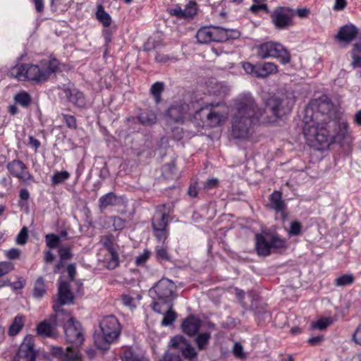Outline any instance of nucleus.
<instances>
[{"label":"nucleus","instance_id":"obj_1","mask_svg":"<svg viewBox=\"0 0 361 361\" xmlns=\"http://www.w3.org/2000/svg\"><path fill=\"white\" fill-rule=\"evenodd\" d=\"M294 92H278L265 99V109L258 108L251 97L243 98L235 103L236 113L232 118L231 136L235 140H248L254 133L255 122L271 123L286 114L295 104Z\"/></svg>","mask_w":361,"mask_h":361},{"label":"nucleus","instance_id":"obj_2","mask_svg":"<svg viewBox=\"0 0 361 361\" xmlns=\"http://www.w3.org/2000/svg\"><path fill=\"white\" fill-rule=\"evenodd\" d=\"M310 124L304 129V135L311 147L319 149L335 142L349 145L352 141L346 121L336 118L328 121L326 126H321L320 128H317L313 123Z\"/></svg>","mask_w":361,"mask_h":361},{"label":"nucleus","instance_id":"obj_3","mask_svg":"<svg viewBox=\"0 0 361 361\" xmlns=\"http://www.w3.org/2000/svg\"><path fill=\"white\" fill-rule=\"evenodd\" d=\"M333 104L326 95L312 99L305 109L302 131L307 125L313 123L317 128L326 126L330 120L336 118Z\"/></svg>","mask_w":361,"mask_h":361},{"label":"nucleus","instance_id":"obj_4","mask_svg":"<svg viewBox=\"0 0 361 361\" xmlns=\"http://www.w3.org/2000/svg\"><path fill=\"white\" fill-rule=\"evenodd\" d=\"M59 62L56 59L42 60L39 65L24 64L15 66L12 68L11 74L19 80L27 79L43 82L57 70Z\"/></svg>","mask_w":361,"mask_h":361},{"label":"nucleus","instance_id":"obj_5","mask_svg":"<svg viewBox=\"0 0 361 361\" xmlns=\"http://www.w3.org/2000/svg\"><path fill=\"white\" fill-rule=\"evenodd\" d=\"M102 335L94 337V343L99 349L106 350L110 344L119 336L121 331L120 323L114 315L104 317L99 323Z\"/></svg>","mask_w":361,"mask_h":361},{"label":"nucleus","instance_id":"obj_6","mask_svg":"<svg viewBox=\"0 0 361 361\" xmlns=\"http://www.w3.org/2000/svg\"><path fill=\"white\" fill-rule=\"evenodd\" d=\"M176 286L172 281L161 279L149 290V294H154L158 300L157 302H154L153 310L155 312L161 313V303L164 305L171 303L176 298Z\"/></svg>","mask_w":361,"mask_h":361},{"label":"nucleus","instance_id":"obj_7","mask_svg":"<svg viewBox=\"0 0 361 361\" xmlns=\"http://www.w3.org/2000/svg\"><path fill=\"white\" fill-rule=\"evenodd\" d=\"M257 57L265 59L268 58L278 59L283 64L290 61V56L287 49L280 43L267 42L257 46Z\"/></svg>","mask_w":361,"mask_h":361},{"label":"nucleus","instance_id":"obj_8","mask_svg":"<svg viewBox=\"0 0 361 361\" xmlns=\"http://www.w3.org/2000/svg\"><path fill=\"white\" fill-rule=\"evenodd\" d=\"M66 340L76 350L84 341V334L80 323L74 317H70L64 325Z\"/></svg>","mask_w":361,"mask_h":361},{"label":"nucleus","instance_id":"obj_9","mask_svg":"<svg viewBox=\"0 0 361 361\" xmlns=\"http://www.w3.org/2000/svg\"><path fill=\"white\" fill-rule=\"evenodd\" d=\"M219 103L216 105L211 104V107L209 108L208 106L205 107H202L199 110L196 111L195 113V117L196 118L200 116L205 117L207 121V123L209 126L214 128L218 126H220L221 123H223L226 119V116L223 112L217 111L215 107L220 106Z\"/></svg>","mask_w":361,"mask_h":361},{"label":"nucleus","instance_id":"obj_10","mask_svg":"<svg viewBox=\"0 0 361 361\" xmlns=\"http://www.w3.org/2000/svg\"><path fill=\"white\" fill-rule=\"evenodd\" d=\"M294 10L288 7H278L271 14V22L281 30L287 29L293 25Z\"/></svg>","mask_w":361,"mask_h":361},{"label":"nucleus","instance_id":"obj_11","mask_svg":"<svg viewBox=\"0 0 361 361\" xmlns=\"http://www.w3.org/2000/svg\"><path fill=\"white\" fill-rule=\"evenodd\" d=\"M35 357L34 338L30 335H27L20 345L13 361H35Z\"/></svg>","mask_w":361,"mask_h":361},{"label":"nucleus","instance_id":"obj_12","mask_svg":"<svg viewBox=\"0 0 361 361\" xmlns=\"http://www.w3.org/2000/svg\"><path fill=\"white\" fill-rule=\"evenodd\" d=\"M7 169L13 176L24 183L34 181V177L27 171L26 165L19 159H14L8 162Z\"/></svg>","mask_w":361,"mask_h":361},{"label":"nucleus","instance_id":"obj_13","mask_svg":"<svg viewBox=\"0 0 361 361\" xmlns=\"http://www.w3.org/2000/svg\"><path fill=\"white\" fill-rule=\"evenodd\" d=\"M269 202L267 207L273 209L276 214H279L282 220H286L288 217L286 211V204L282 199V194L280 191H274L269 197Z\"/></svg>","mask_w":361,"mask_h":361},{"label":"nucleus","instance_id":"obj_14","mask_svg":"<svg viewBox=\"0 0 361 361\" xmlns=\"http://www.w3.org/2000/svg\"><path fill=\"white\" fill-rule=\"evenodd\" d=\"M191 114L189 105L181 102L171 105L167 110L168 116L176 123L183 122Z\"/></svg>","mask_w":361,"mask_h":361},{"label":"nucleus","instance_id":"obj_15","mask_svg":"<svg viewBox=\"0 0 361 361\" xmlns=\"http://www.w3.org/2000/svg\"><path fill=\"white\" fill-rule=\"evenodd\" d=\"M170 211V205H159L157 207V216L152 221V228L167 229Z\"/></svg>","mask_w":361,"mask_h":361},{"label":"nucleus","instance_id":"obj_16","mask_svg":"<svg viewBox=\"0 0 361 361\" xmlns=\"http://www.w3.org/2000/svg\"><path fill=\"white\" fill-rule=\"evenodd\" d=\"M213 42H225L240 37V32L235 29H226L219 26H212Z\"/></svg>","mask_w":361,"mask_h":361},{"label":"nucleus","instance_id":"obj_17","mask_svg":"<svg viewBox=\"0 0 361 361\" xmlns=\"http://www.w3.org/2000/svg\"><path fill=\"white\" fill-rule=\"evenodd\" d=\"M51 354L62 361H75L78 359V350L73 346H68L65 350L59 346L51 347Z\"/></svg>","mask_w":361,"mask_h":361},{"label":"nucleus","instance_id":"obj_18","mask_svg":"<svg viewBox=\"0 0 361 361\" xmlns=\"http://www.w3.org/2000/svg\"><path fill=\"white\" fill-rule=\"evenodd\" d=\"M255 248L260 256H268L271 253L270 235L257 233L255 235Z\"/></svg>","mask_w":361,"mask_h":361},{"label":"nucleus","instance_id":"obj_19","mask_svg":"<svg viewBox=\"0 0 361 361\" xmlns=\"http://www.w3.org/2000/svg\"><path fill=\"white\" fill-rule=\"evenodd\" d=\"M358 30L353 24L342 26L336 36V38L342 42L349 44L357 36Z\"/></svg>","mask_w":361,"mask_h":361},{"label":"nucleus","instance_id":"obj_20","mask_svg":"<svg viewBox=\"0 0 361 361\" xmlns=\"http://www.w3.org/2000/svg\"><path fill=\"white\" fill-rule=\"evenodd\" d=\"M58 295L59 302L61 305L73 302L74 298L69 283L61 279L59 280Z\"/></svg>","mask_w":361,"mask_h":361},{"label":"nucleus","instance_id":"obj_21","mask_svg":"<svg viewBox=\"0 0 361 361\" xmlns=\"http://www.w3.org/2000/svg\"><path fill=\"white\" fill-rule=\"evenodd\" d=\"M201 326L200 320L193 316L188 317L182 324V329L183 332L188 336L195 335Z\"/></svg>","mask_w":361,"mask_h":361},{"label":"nucleus","instance_id":"obj_22","mask_svg":"<svg viewBox=\"0 0 361 361\" xmlns=\"http://www.w3.org/2000/svg\"><path fill=\"white\" fill-rule=\"evenodd\" d=\"M278 71V66L272 62H265L264 63L257 65V78H266L270 75L277 73Z\"/></svg>","mask_w":361,"mask_h":361},{"label":"nucleus","instance_id":"obj_23","mask_svg":"<svg viewBox=\"0 0 361 361\" xmlns=\"http://www.w3.org/2000/svg\"><path fill=\"white\" fill-rule=\"evenodd\" d=\"M120 199L114 192H108L102 195L99 199V207L101 211H103L109 206H116L118 204Z\"/></svg>","mask_w":361,"mask_h":361},{"label":"nucleus","instance_id":"obj_24","mask_svg":"<svg viewBox=\"0 0 361 361\" xmlns=\"http://www.w3.org/2000/svg\"><path fill=\"white\" fill-rule=\"evenodd\" d=\"M36 329L37 335L44 338L51 337L54 334V324L47 320H44L38 324Z\"/></svg>","mask_w":361,"mask_h":361},{"label":"nucleus","instance_id":"obj_25","mask_svg":"<svg viewBox=\"0 0 361 361\" xmlns=\"http://www.w3.org/2000/svg\"><path fill=\"white\" fill-rule=\"evenodd\" d=\"M196 38L200 44L213 42L212 26L203 27L196 34Z\"/></svg>","mask_w":361,"mask_h":361},{"label":"nucleus","instance_id":"obj_26","mask_svg":"<svg viewBox=\"0 0 361 361\" xmlns=\"http://www.w3.org/2000/svg\"><path fill=\"white\" fill-rule=\"evenodd\" d=\"M104 245L110 254V258L106 262V268L111 270L114 269L119 264L118 255L110 243H105Z\"/></svg>","mask_w":361,"mask_h":361},{"label":"nucleus","instance_id":"obj_27","mask_svg":"<svg viewBox=\"0 0 361 361\" xmlns=\"http://www.w3.org/2000/svg\"><path fill=\"white\" fill-rule=\"evenodd\" d=\"M68 101L78 107L85 105V99L82 92H66Z\"/></svg>","mask_w":361,"mask_h":361},{"label":"nucleus","instance_id":"obj_28","mask_svg":"<svg viewBox=\"0 0 361 361\" xmlns=\"http://www.w3.org/2000/svg\"><path fill=\"white\" fill-rule=\"evenodd\" d=\"M96 18L99 21L104 27H109L111 24V18L110 15L105 11L104 6L99 4L97 6Z\"/></svg>","mask_w":361,"mask_h":361},{"label":"nucleus","instance_id":"obj_29","mask_svg":"<svg viewBox=\"0 0 361 361\" xmlns=\"http://www.w3.org/2000/svg\"><path fill=\"white\" fill-rule=\"evenodd\" d=\"M24 317L23 315H17L13 319L9 329L8 334L11 336L17 335L24 326Z\"/></svg>","mask_w":361,"mask_h":361},{"label":"nucleus","instance_id":"obj_30","mask_svg":"<svg viewBox=\"0 0 361 361\" xmlns=\"http://www.w3.org/2000/svg\"><path fill=\"white\" fill-rule=\"evenodd\" d=\"M140 299V295L136 294L135 293L123 295L121 297L123 304L129 308L135 307L139 303Z\"/></svg>","mask_w":361,"mask_h":361},{"label":"nucleus","instance_id":"obj_31","mask_svg":"<svg viewBox=\"0 0 361 361\" xmlns=\"http://www.w3.org/2000/svg\"><path fill=\"white\" fill-rule=\"evenodd\" d=\"M16 104H18L23 108H27L31 102L32 97L27 92H19L14 97Z\"/></svg>","mask_w":361,"mask_h":361},{"label":"nucleus","instance_id":"obj_32","mask_svg":"<svg viewBox=\"0 0 361 361\" xmlns=\"http://www.w3.org/2000/svg\"><path fill=\"white\" fill-rule=\"evenodd\" d=\"M138 119L142 125L147 126L154 125L157 120V115L152 111H146L141 113Z\"/></svg>","mask_w":361,"mask_h":361},{"label":"nucleus","instance_id":"obj_33","mask_svg":"<svg viewBox=\"0 0 361 361\" xmlns=\"http://www.w3.org/2000/svg\"><path fill=\"white\" fill-rule=\"evenodd\" d=\"M351 57L353 59L352 66L354 68L361 67V44H355L351 50Z\"/></svg>","mask_w":361,"mask_h":361},{"label":"nucleus","instance_id":"obj_34","mask_svg":"<svg viewBox=\"0 0 361 361\" xmlns=\"http://www.w3.org/2000/svg\"><path fill=\"white\" fill-rule=\"evenodd\" d=\"M166 305V311L164 314V317L161 321V325L164 326L171 325L176 319V314L172 310L171 305L167 304Z\"/></svg>","mask_w":361,"mask_h":361},{"label":"nucleus","instance_id":"obj_35","mask_svg":"<svg viewBox=\"0 0 361 361\" xmlns=\"http://www.w3.org/2000/svg\"><path fill=\"white\" fill-rule=\"evenodd\" d=\"M211 338L210 333H201L195 338V343L199 350H206Z\"/></svg>","mask_w":361,"mask_h":361},{"label":"nucleus","instance_id":"obj_36","mask_svg":"<svg viewBox=\"0 0 361 361\" xmlns=\"http://www.w3.org/2000/svg\"><path fill=\"white\" fill-rule=\"evenodd\" d=\"M46 293L44 280L42 277H39L35 281L33 296L35 298H41Z\"/></svg>","mask_w":361,"mask_h":361},{"label":"nucleus","instance_id":"obj_37","mask_svg":"<svg viewBox=\"0 0 361 361\" xmlns=\"http://www.w3.org/2000/svg\"><path fill=\"white\" fill-rule=\"evenodd\" d=\"M183 356L190 361H197V353L195 349L189 343L182 347L180 350Z\"/></svg>","mask_w":361,"mask_h":361},{"label":"nucleus","instance_id":"obj_38","mask_svg":"<svg viewBox=\"0 0 361 361\" xmlns=\"http://www.w3.org/2000/svg\"><path fill=\"white\" fill-rule=\"evenodd\" d=\"M121 358L122 361H143V357L131 348L126 349Z\"/></svg>","mask_w":361,"mask_h":361},{"label":"nucleus","instance_id":"obj_39","mask_svg":"<svg viewBox=\"0 0 361 361\" xmlns=\"http://www.w3.org/2000/svg\"><path fill=\"white\" fill-rule=\"evenodd\" d=\"M70 173L66 171H56L51 177V183L54 185H59L70 178Z\"/></svg>","mask_w":361,"mask_h":361},{"label":"nucleus","instance_id":"obj_40","mask_svg":"<svg viewBox=\"0 0 361 361\" xmlns=\"http://www.w3.org/2000/svg\"><path fill=\"white\" fill-rule=\"evenodd\" d=\"M46 245L49 250L59 247L61 239L60 237L54 233H49L45 236Z\"/></svg>","mask_w":361,"mask_h":361},{"label":"nucleus","instance_id":"obj_41","mask_svg":"<svg viewBox=\"0 0 361 361\" xmlns=\"http://www.w3.org/2000/svg\"><path fill=\"white\" fill-rule=\"evenodd\" d=\"M354 276L352 274H345L335 279V285L337 286H345L354 282Z\"/></svg>","mask_w":361,"mask_h":361},{"label":"nucleus","instance_id":"obj_42","mask_svg":"<svg viewBox=\"0 0 361 361\" xmlns=\"http://www.w3.org/2000/svg\"><path fill=\"white\" fill-rule=\"evenodd\" d=\"M197 13V4L195 2H190L186 7L183 9V18L189 19L192 18Z\"/></svg>","mask_w":361,"mask_h":361},{"label":"nucleus","instance_id":"obj_43","mask_svg":"<svg viewBox=\"0 0 361 361\" xmlns=\"http://www.w3.org/2000/svg\"><path fill=\"white\" fill-rule=\"evenodd\" d=\"M188 343V341L183 336H176L171 339L170 346L180 351L182 347L185 346V345H187Z\"/></svg>","mask_w":361,"mask_h":361},{"label":"nucleus","instance_id":"obj_44","mask_svg":"<svg viewBox=\"0 0 361 361\" xmlns=\"http://www.w3.org/2000/svg\"><path fill=\"white\" fill-rule=\"evenodd\" d=\"M157 257L159 259L169 261L170 259L168 253V247L165 245H157L156 247Z\"/></svg>","mask_w":361,"mask_h":361},{"label":"nucleus","instance_id":"obj_45","mask_svg":"<svg viewBox=\"0 0 361 361\" xmlns=\"http://www.w3.org/2000/svg\"><path fill=\"white\" fill-rule=\"evenodd\" d=\"M332 319L331 318H322L317 321L316 322H314L312 324V327L313 329H319V330H324L328 326H329L332 323Z\"/></svg>","mask_w":361,"mask_h":361},{"label":"nucleus","instance_id":"obj_46","mask_svg":"<svg viewBox=\"0 0 361 361\" xmlns=\"http://www.w3.org/2000/svg\"><path fill=\"white\" fill-rule=\"evenodd\" d=\"M271 250L280 249L286 246V241L277 235H271Z\"/></svg>","mask_w":361,"mask_h":361},{"label":"nucleus","instance_id":"obj_47","mask_svg":"<svg viewBox=\"0 0 361 361\" xmlns=\"http://www.w3.org/2000/svg\"><path fill=\"white\" fill-rule=\"evenodd\" d=\"M28 231L27 227L24 226L20 230V233L16 237V243L18 245H24L26 243L28 237Z\"/></svg>","mask_w":361,"mask_h":361},{"label":"nucleus","instance_id":"obj_48","mask_svg":"<svg viewBox=\"0 0 361 361\" xmlns=\"http://www.w3.org/2000/svg\"><path fill=\"white\" fill-rule=\"evenodd\" d=\"M58 252L61 260H68L71 259L73 257V254L71 253L70 248L67 247H60Z\"/></svg>","mask_w":361,"mask_h":361},{"label":"nucleus","instance_id":"obj_49","mask_svg":"<svg viewBox=\"0 0 361 361\" xmlns=\"http://www.w3.org/2000/svg\"><path fill=\"white\" fill-rule=\"evenodd\" d=\"M14 269V265L10 262H0V276L11 272Z\"/></svg>","mask_w":361,"mask_h":361},{"label":"nucleus","instance_id":"obj_50","mask_svg":"<svg viewBox=\"0 0 361 361\" xmlns=\"http://www.w3.org/2000/svg\"><path fill=\"white\" fill-rule=\"evenodd\" d=\"M161 361H182L178 353L167 351L164 353Z\"/></svg>","mask_w":361,"mask_h":361},{"label":"nucleus","instance_id":"obj_51","mask_svg":"<svg viewBox=\"0 0 361 361\" xmlns=\"http://www.w3.org/2000/svg\"><path fill=\"white\" fill-rule=\"evenodd\" d=\"M154 235L157 238V239L159 242H163L166 240L168 238V231L167 229H162V228H153Z\"/></svg>","mask_w":361,"mask_h":361},{"label":"nucleus","instance_id":"obj_52","mask_svg":"<svg viewBox=\"0 0 361 361\" xmlns=\"http://www.w3.org/2000/svg\"><path fill=\"white\" fill-rule=\"evenodd\" d=\"M113 226L116 231H121L126 226V221L119 216L112 218Z\"/></svg>","mask_w":361,"mask_h":361},{"label":"nucleus","instance_id":"obj_53","mask_svg":"<svg viewBox=\"0 0 361 361\" xmlns=\"http://www.w3.org/2000/svg\"><path fill=\"white\" fill-rule=\"evenodd\" d=\"M255 4L251 6L250 10L253 13H256L259 11H264L266 13L269 12L268 6L266 4H260V0H254Z\"/></svg>","mask_w":361,"mask_h":361},{"label":"nucleus","instance_id":"obj_54","mask_svg":"<svg viewBox=\"0 0 361 361\" xmlns=\"http://www.w3.org/2000/svg\"><path fill=\"white\" fill-rule=\"evenodd\" d=\"M63 121L68 128L72 129H75L77 128L76 119L73 116L63 114Z\"/></svg>","mask_w":361,"mask_h":361},{"label":"nucleus","instance_id":"obj_55","mask_svg":"<svg viewBox=\"0 0 361 361\" xmlns=\"http://www.w3.org/2000/svg\"><path fill=\"white\" fill-rule=\"evenodd\" d=\"M301 224L298 221H294L290 224L289 230L290 235H298L301 232Z\"/></svg>","mask_w":361,"mask_h":361},{"label":"nucleus","instance_id":"obj_56","mask_svg":"<svg viewBox=\"0 0 361 361\" xmlns=\"http://www.w3.org/2000/svg\"><path fill=\"white\" fill-rule=\"evenodd\" d=\"M233 355L238 358H244L245 357V354L243 353V345L240 343H235L233 348Z\"/></svg>","mask_w":361,"mask_h":361},{"label":"nucleus","instance_id":"obj_57","mask_svg":"<svg viewBox=\"0 0 361 361\" xmlns=\"http://www.w3.org/2000/svg\"><path fill=\"white\" fill-rule=\"evenodd\" d=\"M149 257V252L148 250H145L142 254L136 257L135 258V264L137 266H141L144 264L147 260Z\"/></svg>","mask_w":361,"mask_h":361},{"label":"nucleus","instance_id":"obj_58","mask_svg":"<svg viewBox=\"0 0 361 361\" xmlns=\"http://www.w3.org/2000/svg\"><path fill=\"white\" fill-rule=\"evenodd\" d=\"M242 66L247 73L252 74L257 77V66H254L249 62H245L243 63Z\"/></svg>","mask_w":361,"mask_h":361},{"label":"nucleus","instance_id":"obj_59","mask_svg":"<svg viewBox=\"0 0 361 361\" xmlns=\"http://www.w3.org/2000/svg\"><path fill=\"white\" fill-rule=\"evenodd\" d=\"M6 255L9 259H16L20 257V250L17 248H12L6 252Z\"/></svg>","mask_w":361,"mask_h":361},{"label":"nucleus","instance_id":"obj_60","mask_svg":"<svg viewBox=\"0 0 361 361\" xmlns=\"http://www.w3.org/2000/svg\"><path fill=\"white\" fill-rule=\"evenodd\" d=\"M155 60L159 63H165L169 61H176L175 58L170 57L168 55L162 54H157L155 56Z\"/></svg>","mask_w":361,"mask_h":361},{"label":"nucleus","instance_id":"obj_61","mask_svg":"<svg viewBox=\"0 0 361 361\" xmlns=\"http://www.w3.org/2000/svg\"><path fill=\"white\" fill-rule=\"evenodd\" d=\"M169 13L171 16H176L179 18H183V9L178 6H176L174 8H169Z\"/></svg>","mask_w":361,"mask_h":361},{"label":"nucleus","instance_id":"obj_62","mask_svg":"<svg viewBox=\"0 0 361 361\" xmlns=\"http://www.w3.org/2000/svg\"><path fill=\"white\" fill-rule=\"evenodd\" d=\"M295 13L297 14L298 16L300 17V18H305L310 15V11L307 8H300L294 11V14Z\"/></svg>","mask_w":361,"mask_h":361},{"label":"nucleus","instance_id":"obj_63","mask_svg":"<svg viewBox=\"0 0 361 361\" xmlns=\"http://www.w3.org/2000/svg\"><path fill=\"white\" fill-rule=\"evenodd\" d=\"M218 183H219V180L217 178H210V179H208L205 183H204V188L207 189V190H210V189H212V188H216L217 185H218Z\"/></svg>","mask_w":361,"mask_h":361},{"label":"nucleus","instance_id":"obj_64","mask_svg":"<svg viewBox=\"0 0 361 361\" xmlns=\"http://www.w3.org/2000/svg\"><path fill=\"white\" fill-rule=\"evenodd\" d=\"M353 340L359 345H361V324L357 327L353 335Z\"/></svg>","mask_w":361,"mask_h":361}]
</instances>
